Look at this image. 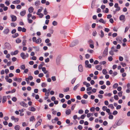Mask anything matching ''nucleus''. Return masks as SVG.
<instances>
[{"instance_id":"dca6fc26","label":"nucleus","mask_w":130,"mask_h":130,"mask_svg":"<svg viewBox=\"0 0 130 130\" xmlns=\"http://www.w3.org/2000/svg\"><path fill=\"white\" fill-rule=\"evenodd\" d=\"M42 42V39L41 38H39L37 39L36 41V43L37 44H39Z\"/></svg>"},{"instance_id":"864d4df0","label":"nucleus","mask_w":130,"mask_h":130,"mask_svg":"<svg viewBox=\"0 0 130 130\" xmlns=\"http://www.w3.org/2000/svg\"><path fill=\"white\" fill-rule=\"evenodd\" d=\"M106 63V62L105 61H103L100 62V64H101L104 65Z\"/></svg>"},{"instance_id":"cd10ccee","label":"nucleus","mask_w":130,"mask_h":130,"mask_svg":"<svg viewBox=\"0 0 130 130\" xmlns=\"http://www.w3.org/2000/svg\"><path fill=\"white\" fill-rule=\"evenodd\" d=\"M118 84L117 83H115L113 86V87L114 88H117L118 86Z\"/></svg>"},{"instance_id":"9b49d317","label":"nucleus","mask_w":130,"mask_h":130,"mask_svg":"<svg viewBox=\"0 0 130 130\" xmlns=\"http://www.w3.org/2000/svg\"><path fill=\"white\" fill-rule=\"evenodd\" d=\"M95 68L96 69L100 71H101L102 69V66L99 65L96 66Z\"/></svg>"},{"instance_id":"09e8293b","label":"nucleus","mask_w":130,"mask_h":130,"mask_svg":"<svg viewBox=\"0 0 130 130\" xmlns=\"http://www.w3.org/2000/svg\"><path fill=\"white\" fill-rule=\"evenodd\" d=\"M106 112L108 113V114L109 115L111 114V113H110V110L109 108H107L106 110Z\"/></svg>"},{"instance_id":"e433bc0d","label":"nucleus","mask_w":130,"mask_h":130,"mask_svg":"<svg viewBox=\"0 0 130 130\" xmlns=\"http://www.w3.org/2000/svg\"><path fill=\"white\" fill-rule=\"evenodd\" d=\"M122 123L121 120H119L117 123V125L118 126L120 125Z\"/></svg>"},{"instance_id":"b1692460","label":"nucleus","mask_w":130,"mask_h":130,"mask_svg":"<svg viewBox=\"0 0 130 130\" xmlns=\"http://www.w3.org/2000/svg\"><path fill=\"white\" fill-rule=\"evenodd\" d=\"M99 21L101 23H102L104 24H105L106 23V22L104 21V20L102 19H101L99 20Z\"/></svg>"},{"instance_id":"79ce46f5","label":"nucleus","mask_w":130,"mask_h":130,"mask_svg":"<svg viewBox=\"0 0 130 130\" xmlns=\"http://www.w3.org/2000/svg\"><path fill=\"white\" fill-rule=\"evenodd\" d=\"M87 51L90 53L91 54L94 51L92 50L88 49L87 50Z\"/></svg>"},{"instance_id":"473e14b6","label":"nucleus","mask_w":130,"mask_h":130,"mask_svg":"<svg viewBox=\"0 0 130 130\" xmlns=\"http://www.w3.org/2000/svg\"><path fill=\"white\" fill-rule=\"evenodd\" d=\"M57 22L55 21H54L52 22V24L54 26H56L57 25Z\"/></svg>"},{"instance_id":"6e6d98bb","label":"nucleus","mask_w":130,"mask_h":130,"mask_svg":"<svg viewBox=\"0 0 130 130\" xmlns=\"http://www.w3.org/2000/svg\"><path fill=\"white\" fill-rule=\"evenodd\" d=\"M20 68H21V69H23V70L24 69H25V65H21V66Z\"/></svg>"},{"instance_id":"603ef678","label":"nucleus","mask_w":130,"mask_h":130,"mask_svg":"<svg viewBox=\"0 0 130 130\" xmlns=\"http://www.w3.org/2000/svg\"><path fill=\"white\" fill-rule=\"evenodd\" d=\"M51 78L53 81H55L56 80V78L55 76H52Z\"/></svg>"},{"instance_id":"ddd939ff","label":"nucleus","mask_w":130,"mask_h":130,"mask_svg":"<svg viewBox=\"0 0 130 130\" xmlns=\"http://www.w3.org/2000/svg\"><path fill=\"white\" fill-rule=\"evenodd\" d=\"M9 31V30L8 28H6L3 31V33L5 34H7L8 33Z\"/></svg>"},{"instance_id":"bf43d9fd","label":"nucleus","mask_w":130,"mask_h":130,"mask_svg":"<svg viewBox=\"0 0 130 130\" xmlns=\"http://www.w3.org/2000/svg\"><path fill=\"white\" fill-rule=\"evenodd\" d=\"M86 116L85 115H82L80 116V118L83 119Z\"/></svg>"},{"instance_id":"37998d69","label":"nucleus","mask_w":130,"mask_h":130,"mask_svg":"<svg viewBox=\"0 0 130 130\" xmlns=\"http://www.w3.org/2000/svg\"><path fill=\"white\" fill-rule=\"evenodd\" d=\"M76 78H74L72 79L71 81V83L72 84H74V83L75 81L76 80Z\"/></svg>"},{"instance_id":"4c0bfd02","label":"nucleus","mask_w":130,"mask_h":130,"mask_svg":"<svg viewBox=\"0 0 130 130\" xmlns=\"http://www.w3.org/2000/svg\"><path fill=\"white\" fill-rule=\"evenodd\" d=\"M87 117L88 118H89L90 117V116H93V113H88L87 114Z\"/></svg>"},{"instance_id":"69168bd1","label":"nucleus","mask_w":130,"mask_h":130,"mask_svg":"<svg viewBox=\"0 0 130 130\" xmlns=\"http://www.w3.org/2000/svg\"><path fill=\"white\" fill-rule=\"evenodd\" d=\"M45 60V62H48L50 61V59L49 58H47Z\"/></svg>"},{"instance_id":"4468645a","label":"nucleus","mask_w":130,"mask_h":130,"mask_svg":"<svg viewBox=\"0 0 130 130\" xmlns=\"http://www.w3.org/2000/svg\"><path fill=\"white\" fill-rule=\"evenodd\" d=\"M78 70L79 72H82L83 71V68L82 66L81 65H80L79 66Z\"/></svg>"},{"instance_id":"6ab92c4d","label":"nucleus","mask_w":130,"mask_h":130,"mask_svg":"<svg viewBox=\"0 0 130 130\" xmlns=\"http://www.w3.org/2000/svg\"><path fill=\"white\" fill-rule=\"evenodd\" d=\"M20 2V0H16L15 1H13L12 3L13 4H18Z\"/></svg>"},{"instance_id":"3c124183","label":"nucleus","mask_w":130,"mask_h":130,"mask_svg":"<svg viewBox=\"0 0 130 130\" xmlns=\"http://www.w3.org/2000/svg\"><path fill=\"white\" fill-rule=\"evenodd\" d=\"M114 98L115 100H117L119 99L118 96L117 95H115L114 96Z\"/></svg>"},{"instance_id":"6e6552de","label":"nucleus","mask_w":130,"mask_h":130,"mask_svg":"<svg viewBox=\"0 0 130 130\" xmlns=\"http://www.w3.org/2000/svg\"><path fill=\"white\" fill-rule=\"evenodd\" d=\"M43 9V8L41 7H40V8L38 9V12L37 13V14L38 15H40V12H41V11Z\"/></svg>"},{"instance_id":"a211bd4d","label":"nucleus","mask_w":130,"mask_h":130,"mask_svg":"<svg viewBox=\"0 0 130 130\" xmlns=\"http://www.w3.org/2000/svg\"><path fill=\"white\" fill-rule=\"evenodd\" d=\"M116 40H117L119 42V43H120L122 41V39L119 37H117L116 38Z\"/></svg>"},{"instance_id":"774afa93","label":"nucleus","mask_w":130,"mask_h":130,"mask_svg":"<svg viewBox=\"0 0 130 130\" xmlns=\"http://www.w3.org/2000/svg\"><path fill=\"white\" fill-rule=\"evenodd\" d=\"M117 35V34L116 33H114L112 34V37H116Z\"/></svg>"},{"instance_id":"2f4dec72","label":"nucleus","mask_w":130,"mask_h":130,"mask_svg":"<svg viewBox=\"0 0 130 130\" xmlns=\"http://www.w3.org/2000/svg\"><path fill=\"white\" fill-rule=\"evenodd\" d=\"M19 36V34L18 33H16L14 35H12V37L14 38H15Z\"/></svg>"},{"instance_id":"5701e85b","label":"nucleus","mask_w":130,"mask_h":130,"mask_svg":"<svg viewBox=\"0 0 130 130\" xmlns=\"http://www.w3.org/2000/svg\"><path fill=\"white\" fill-rule=\"evenodd\" d=\"M28 11L29 13H31L32 12V7H30L28 8Z\"/></svg>"},{"instance_id":"13d9d810","label":"nucleus","mask_w":130,"mask_h":130,"mask_svg":"<svg viewBox=\"0 0 130 130\" xmlns=\"http://www.w3.org/2000/svg\"><path fill=\"white\" fill-rule=\"evenodd\" d=\"M109 119H112L113 118V116L111 115H110L109 116Z\"/></svg>"},{"instance_id":"20e7f679","label":"nucleus","mask_w":130,"mask_h":130,"mask_svg":"<svg viewBox=\"0 0 130 130\" xmlns=\"http://www.w3.org/2000/svg\"><path fill=\"white\" fill-rule=\"evenodd\" d=\"M78 43V41L75 40L70 45V46L71 47H73L77 45Z\"/></svg>"},{"instance_id":"680f3d73","label":"nucleus","mask_w":130,"mask_h":130,"mask_svg":"<svg viewBox=\"0 0 130 130\" xmlns=\"http://www.w3.org/2000/svg\"><path fill=\"white\" fill-rule=\"evenodd\" d=\"M78 128L79 130H82L83 128V127L81 125H79L78 127Z\"/></svg>"},{"instance_id":"ea45409f","label":"nucleus","mask_w":130,"mask_h":130,"mask_svg":"<svg viewBox=\"0 0 130 130\" xmlns=\"http://www.w3.org/2000/svg\"><path fill=\"white\" fill-rule=\"evenodd\" d=\"M102 72L105 75L107 73V72L106 70L104 69L103 70Z\"/></svg>"},{"instance_id":"8fccbe9b","label":"nucleus","mask_w":130,"mask_h":130,"mask_svg":"<svg viewBox=\"0 0 130 130\" xmlns=\"http://www.w3.org/2000/svg\"><path fill=\"white\" fill-rule=\"evenodd\" d=\"M108 59L109 61H111L112 60L113 58L111 56H110L108 57Z\"/></svg>"},{"instance_id":"a19ab883","label":"nucleus","mask_w":130,"mask_h":130,"mask_svg":"<svg viewBox=\"0 0 130 130\" xmlns=\"http://www.w3.org/2000/svg\"><path fill=\"white\" fill-rule=\"evenodd\" d=\"M44 13L45 15H46L48 13V12L47 11L46 9L45 8L44 10Z\"/></svg>"},{"instance_id":"49530a36","label":"nucleus","mask_w":130,"mask_h":130,"mask_svg":"<svg viewBox=\"0 0 130 130\" xmlns=\"http://www.w3.org/2000/svg\"><path fill=\"white\" fill-rule=\"evenodd\" d=\"M107 109V107L106 106H103L102 108V110L104 111L106 110Z\"/></svg>"},{"instance_id":"4be33fe9","label":"nucleus","mask_w":130,"mask_h":130,"mask_svg":"<svg viewBox=\"0 0 130 130\" xmlns=\"http://www.w3.org/2000/svg\"><path fill=\"white\" fill-rule=\"evenodd\" d=\"M25 13L26 11L25 10H24L23 11L21 12L20 13V14L21 16H23L25 15Z\"/></svg>"},{"instance_id":"39448f33","label":"nucleus","mask_w":130,"mask_h":130,"mask_svg":"<svg viewBox=\"0 0 130 130\" xmlns=\"http://www.w3.org/2000/svg\"><path fill=\"white\" fill-rule=\"evenodd\" d=\"M27 56L25 55L24 53H22L21 54V57L23 59H25L28 56V55L27 54H26Z\"/></svg>"},{"instance_id":"393cba45","label":"nucleus","mask_w":130,"mask_h":130,"mask_svg":"<svg viewBox=\"0 0 130 130\" xmlns=\"http://www.w3.org/2000/svg\"><path fill=\"white\" fill-rule=\"evenodd\" d=\"M15 130H19L20 129V126L19 125H17L14 127Z\"/></svg>"},{"instance_id":"338daca9","label":"nucleus","mask_w":130,"mask_h":130,"mask_svg":"<svg viewBox=\"0 0 130 130\" xmlns=\"http://www.w3.org/2000/svg\"><path fill=\"white\" fill-rule=\"evenodd\" d=\"M106 88V86L105 85H103L101 86V88L102 89H104Z\"/></svg>"},{"instance_id":"5fc2aeb1","label":"nucleus","mask_w":130,"mask_h":130,"mask_svg":"<svg viewBox=\"0 0 130 130\" xmlns=\"http://www.w3.org/2000/svg\"><path fill=\"white\" fill-rule=\"evenodd\" d=\"M84 112L82 110H79L78 111V113L80 114H82Z\"/></svg>"},{"instance_id":"c03bdc74","label":"nucleus","mask_w":130,"mask_h":130,"mask_svg":"<svg viewBox=\"0 0 130 130\" xmlns=\"http://www.w3.org/2000/svg\"><path fill=\"white\" fill-rule=\"evenodd\" d=\"M5 4H6V5L8 6L10 4L9 1L6 0L5 3Z\"/></svg>"},{"instance_id":"72a5a7b5","label":"nucleus","mask_w":130,"mask_h":130,"mask_svg":"<svg viewBox=\"0 0 130 130\" xmlns=\"http://www.w3.org/2000/svg\"><path fill=\"white\" fill-rule=\"evenodd\" d=\"M46 85V83H42L41 85V86L43 88L45 87Z\"/></svg>"},{"instance_id":"f3484780","label":"nucleus","mask_w":130,"mask_h":130,"mask_svg":"<svg viewBox=\"0 0 130 130\" xmlns=\"http://www.w3.org/2000/svg\"><path fill=\"white\" fill-rule=\"evenodd\" d=\"M11 119L12 120H14L15 122H17L19 120L18 118H15L14 116H12L11 117Z\"/></svg>"},{"instance_id":"7c9ffc66","label":"nucleus","mask_w":130,"mask_h":130,"mask_svg":"<svg viewBox=\"0 0 130 130\" xmlns=\"http://www.w3.org/2000/svg\"><path fill=\"white\" fill-rule=\"evenodd\" d=\"M115 47L114 46H112L111 48V49L114 52H117L118 50L116 49Z\"/></svg>"},{"instance_id":"052dcab7","label":"nucleus","mask_w":130,"mask_h":130,"mask_svg":"<svg viewBox=\"0 0 130 130\" xmlns=\"http://www.w3.org/2000/svg\"><path fill=\"white\" fill-rule=\"evenodd\" d=\"M108 124L107 122L106 121H104L103 123V125L104 126Z\"/></svg>"},{"instance_id":"412c9836","label":"nucleus","mask_w":130,"mask_h":130,"mask_svg":"<svg viewBox=\"0 0 130 130\" xmlns=\"http://www.w3.org/2000/svg\"><path fill=\"white\" fill-rule=\"evenodd\" d=\"M40 4V2L39 1H36L35 3V5L36 6H39Z\"/></svg>"},{"instance_id":"0e129e2a","label":"nucleus","mask_w":130,"mask_h":130,"mask_svg":"<svg viewBox=\"0 0 130 130\" xmlns=\"http://www.w3.org/2000/svg\"><path fill=\"white\" fill-rule=\"evenodd\" d=\"M22 28L20 27H19L18 28V30L19 31H22Z\"/></svg>"},{"instance_id":"f257e3e1","label":"nucleus","mask_w":130,"mask_h":130,"mask_svg":"<svg viewBox=\"0 0 130 130\" xmlns=\"http://www.w3.org/2000/svg\"><path fill=\"white\" fill-rule=\"evenodd\" d=\"M27 20L28 22L29 23H32V13H29L27 15Z\"/></svg>"},{"instance_id":"a878e982","label":"nucleus","mask_w":130,"mask_h":130,"mask_svg":"<svg viewBox=\"0 0 130 130\" xmlns=\"http://www.w3.org/2000/svg\"><path fill=\"white\" fill-rule=\"evenodd\" d=\"M15 41L17 43H20L21 42V41L20 39L18 38Z\"/></svg>"},{"instance_id":"9d476101","label":"nucleus","mask_w":130,"mask_h":130,"mask_svg":"<svg viewBox=\"0 0 130 130\" xmlns=\"http://www.w3.org/2000/svg\"><path fill=\"white\" fill-rule=\"evenodd\" d=\"M5 45L7 49H9L11 48V46L9 43L6 42L5 43Z\"/></svg>"},{"instance_id":"aec40b11","label":"nucleus","mask_w":130,"mask_h":130,"mask_svg":"<svg viewBox=\"0 0 130 130\" xmlns=\"http://www.w3.org/2000/svg\"><path fill=\"white\" fill-rule=\"evenodd\" d=\"M7 99V98L6 96H3L2 99V103H4L6 101Z\"/></svg>"},{"instance_id":"f03ea898","label":"nucleus","mask_w":130,"mask_h":130,"mask_svg":"<svg viewBox=\"0 0 130 130\" xmlns=\"http://www.w3.org/2000/svg\"><path fill=\"white\" fill-rule=\"evenodd\" d=\"M32 79V77L31 76H29L27 78H26L25 80L27 82V84H29L30 82V81H31Z\"/></svg>"},{"instance_id":"f8f14e48","label":"nucleus","mask_w":130,"mask_h":130,"mask_svg":"<svg viewBox=\"0 0 130 130\" xmlns=\"http://www.w3.org/2000/svg\"><path fill=\"white\" fill-rule=\"evenodd\" d=\"M120 20L121 21H124L125 20V16L123 15H121L119 17Z\"/></svg>"},{"instance_id":"a18cd8bd","label":"nucleus","mask_w":130,"mask_h":130,"mask_svg":"<svg viewBox=\"0 0 130 130\" xmlns=\"http://www.w3.org/2000/svg\"><path fill=\"white\" fill-rule=\"evenodd\" d=\"M60 33L62 34H64L65 32V31L64 30H61L60 31Z\"/></svg>"},{"instance_id":"e2e57ef3","label":"nucleus","mask_w":130,"mask_h":130,"mask_svg":"<svg viewBox=\"0 0 130 130\" xmlns=\"http://www.w3.org/2000/svg\"><path fill=\"white\" fill-rule=\"evenodd\" d=\"M44 75L42 73H41L39 74L38 76L39 77H43Z\"/></svg>"},{"instance_id":"c85d7f7f","label":"nucleus","mask_w":130,"mask_h":130,"mask_svg":"<svg viewBox=\"0 0 130 130\" xmlns=\"http://www.w3.org/2000/svg\"><path fill=\"white\" fill-rule=\"evenodd\" d=\"M69 87H67L63 89V91L64 92H66L69 91Z\"/></svg>"},{"instance_id":"423d86ee","label":"nucleus","mask_w":130,"mask_h":130,"mask_svg":"<svg viewBox=\"0 0 130 130\" xmlns=\"http://www.w3.org/2000/svg\"><path fill=\"white\" fill-rule=\"evenodd\" d=\"M10 17L11 18V20L12 22H14L16 21L17 20V17L14 15H11Z\"/></svg>"},{"instance_id":"58836bf2","label":"nucleus","mask_w":130,"mask_h":130,"mask_svg":"<svg viewBox=\"0 0 130 130\" xmlns=\"http://www.w3.org/2000/svg\"><path fill=\"white\" fill-rule=\"evenodd\" d=\"M79 86V84H78L77 85H76L75 86L73 89V90L74 91L76 90V89L78 88V87Z\"/></svg>"},{"instance_id":"c9c22d12","label":"nucleus","mask_w":130,"mask_h":130,"mask_svg":"<svg viewBox=\"0 0 130 130\" xmlns=\"http://www.w3.org/2000/svg\"><path fill=\"white\" fill-rule=\"evenodd\" d=\"M81 102L83 104H86L87 103L86 102V101L85 100H81Z\"/></svg>"},{"instance_id":"0eeeda50","label":"nucleus","mask_w":130,"mask_h":130,"mask_svg":"<svg viewBox=\"0 0 130 130\" xmlns=\"http://www.w3.org/2000/svg\"><path fill=\"white\" fill-rule=\"evenodd\" d=\"M20 104L23 107H27V105L24 102H20Z\"/></svg>"},{"instance_id":"7ed1b4c3","label":"nucleus","mask_w":130,"mask_h":130,"mask_svg":"<svg viewBox=\"0 0 130 130\" xmlns=\"http://www.w3.org/2000/svg\"><path fill=\"white\" fill-rule=\"evenodd\" d=\"M89 62L88 60H86L85 62V67L86 68H90L91 67V65L90 64H89Z\"/></svg>"},{"instance_id":"2eb2a0df","label":"nucleus","mask_w":130,"mask_h":130,"mask_svg":"<svg viewBox=\"0 0 130 130\" xmlns=\"http://www.w3.org/2000/svg\"><path fill=\"white\" fill-rule=\"evenodd\" d=\"M71 112V110L70 109L67 110L65 112L66 114L67 115L70 114Z\"/></svg>"},{"instance_id":"1a4fd4ad","label":"nucleus","mask_w":130,"mask_h":130,"mask_svg":"<svg viewBox=\"0 0 130 130\" xmlns=\"http://www.w3.org/2000/svg\"><path fill=\"white\" fill-rule=\"evenodd\" d=\"M42 121V119H40L38 121L36 124L35 125V127H37L38 126L41 125V122Z\"/></svg>"},{"instance_id":"c756f323","label":"nucleus","mask_w":130,"mask_h":130,"mask_svg":"<svg viewBox=\"0 0 130 130\" xmlns=\"http://www.w3.org/2000/svg\"><path fill=\"white\" fill-rule=\"evenodd\" d=\"M101 34L100 35V37L101 38H102L103 37L104 35V34L103 31L102 30L101 31Z\"/></svg>"},{"instance_id":"de8ad7c7","label":"nucleus","mask_w":130,"mask_h":130,"mask_svg":"<svg viewBox=\"0 0 130 130\" xmlns=\"http://www.w3.org/2000/svg\"><path fill=\"white\" fill-rule=\"evenodd\" d=\"M123 92L122 91H121L118 93V95L119 96H121L122 95Z\"/></svg>"},{"instance_id":"4d7b16f0","label":"nucleus","mask_w":130,"mask_h":130,"mask_svg":"<svg viewBox=\"0 0 130 130\" xmlns=\"http://www.w3.org/2000/svg\"><path fill=\"white\" fill-rule=\"evenodd\" d=\"M17 100V99L15 97H13L12 99V100L14 102H16Z\"/></svg>"},{"instance_id":"bb28decb","label":"nucleus","mask_w":130,"mask_h":130,"mask_svg":"<svg viewBox=\"0 0 130 130\" xmlns=\"http://www.w3.org/2000/svg\"><path fill=\"white\" fill-rule=\"evenodd\" d=\"M17 24L14 23H11V26L13 27H14L17 25Z\"/></svg>"},{"instance_id":"f704fd0d","label":"nucleus","mask_w":130,"mask_h":130,"mask_svg":"<svg viewBox=\"0 0 130 130\" xmlns=\"http://www.w3.org/2000/svg\"><path fill=\"white\" fill-rule=\"evenodd\" d=\"M95 108L94 107H91L90 109V111L91 112L94 111H95Z\"/></svg>"}]
</instances>
